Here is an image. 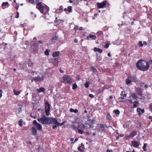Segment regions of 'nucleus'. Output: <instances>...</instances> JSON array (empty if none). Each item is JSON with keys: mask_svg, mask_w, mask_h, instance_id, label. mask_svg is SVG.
<instances>
[{"mask_svg": "<svg viewBox=\"0 0 152 152\" xmlns=\"http://www.w3.org/2000/svg\"><path fill=\"white\" fill-rule=\"evenodd\" d=\"M43 0H26L28 2L34 4H36V8L40 12L44 15H46L49 11V7L42 1Z\"/></svg>", "mask_w": 152, "mask_h": 152, "instance_id": "obj_1", "label": "nucleus"}, {"mask_svg": "<svg viewBox=\"0 0 152 152\" xmlns=\"http://www.w3.org/2000/svg\"><path fill=\"white\" fill-rule=\"evenodd\" d=\"M136 66L138 70L145 71L148 69L149 65L148 62L143 60L141 59L137 62Z\"/></svg>", "mask_w": 152, "mask_h": 152, "instance_id": "obj_2", "label": "nucleus"}, {"mask_svg": "<svg viewBox=\"0 0 152 152\" xmlns=\"http://www.w3.org/2000/svg\"><path fill=\"white\" fill-rule=\"evenodd\" d=\"M61 81L65 84L68 83L71 84L73 82L71 77L67 75H64L61 78Z\"/></svg>", "mask_w": 152, "mask_h": 152, "instance_id": "obj_3", "label": "nucleus"}, {"mask_svg": "<svg viewBox=\"0 0 152 152\" xmlns=\"http://www.w3.org/2000/svg\"><path fill=\"white\" fill-rule=\"evenodd\" d=\"M48 118H47L45 115H43L41 118H38V121L42 124H48Z\"/></svg>", "mask_w": 152, "mask_h": 152, "instance_id": "obj_4", "label": "nucleus"}, {"mask_svg": "<svg viewBox=\"0 0 152 152\" xmlns=\"http://www.w3.org/2000/svg\"><path fill=\"white\" fill-rule=\"evenodd\" d=\"M45 106V110L46 115L48 116L49 115L50 111V104L49 103L48 101H46L44 103Z\"/></svg>", "mask_w": 152, "mask_h": 152, "instance_id": "obj_5", "label": "nucleus"}, {"mask_svg": "<svg viewBox=\"0 0 152 152\" xmlns=\"http://www.w3.org/2000/svg\"><path fill=\"white\" fill-rule=\"evenodd\" d=\"M128 77L133 82L137 84L139 82V79L136 77V75H133L130 74L128 75Z\"/></svg>", "mask_w": 152, "mask_h": 152, "instance_id": "obj_6", "label": "nucleus"}, {"mask_svg": "<svg viewBox=\"0 0 152 152\" xmlns=\"http://www.w3.org/2000/svg\"><path fill=\"white\" fill-rule=\"evenodd\" d=\"M106 3L107 1L104 0L101 3L97 2L96 5L98 9L103 8L106 7Z\"/></svg>", "mask_w": 152, "mask_h": 152, "instance_id": "obj_7", "label": "nucleus"}, {"mask_svg": "<svg viewBox=\"0 0 152 152\" xmlns=\"http://www.w3.org/2000/svg\"><path fill=\"white\" fill-rule=\"evenodd\" d=\"M33 124L37 129L39 131H41L42 130V127L41 125L38 123L36 120H34L33 123Z\"/></svg>", "mask_w": 152, "mask_h": 152, "instance_id": "obj_8", "label": "nucleus"}, {"mask_svg": "<svg viewBox=\"0 0 152 152\" xmlns=\"http://www.w3.org/2000/svg\"><path fill=\"white\" fill-rule=\"evenodd\" d=\"M57 119L53 117L48 118V124H57Z\"/></svg>", "mask_w": 152, "mask_h": 152, "instance_id": "obj_9", "label": "nucleus"}, {"mask_svg": "<svg viewBox=\"0 0 152 152\" xmlns=\"http://www.w3.org/2000/svg\"><path fill=\"white\" fill-rule=\"evenodd\" d=\"M44 80V77L42 76V77H40L39 76H37L36 77L33 78V80L35 82H41L43 80Z\"/></svg>", "mask_w": 152, "mask_h": 152, "instance_id": "obj_10", "label": "nucleus"}, {"mask_svg": "<svg viewBox=\"0 0 152 152\" xmlns=\"http://www.w3.org/2000/svg\"><path fill=\"white\" fill-rule=\"evenodd\" d=\"M96 38V37L95 34L94 35L90 34L86 38V39L87 40H89L90 39L95 40Z\"/></svg>", "mask_w": 152, "mask_h": 152, "instance_id": "obj_11", "label": "nucleus"}, {"mask_svg": "<svg viewBox=\"0 0 152 152\" xmlns=\"http://www.w3.org/2000/svg\"><path fill=\"white\" fill-rule=\"evenodd\" d=\"M137 111L138 113L139 116H141L142 115V114L144 113L145 110L144 109H141L140 107H138L137 109Z\"/></svg>", "mask_w": 152, "mask_h": 152, "instance_id": "obj_12", "label": "nucleus"}, {"mask_svg": "<svg viewBox=\"0 0 152 152\" xmlns=\"http://www.w3.org/2000/svg\"><path fill=\"white\" fill-rule=\"evenodd\" d=\"M31 134L34 136H36L37 135V130L35 127L32 126L31 128Z\"/></svg>", "mask_w": 152, "mask_h": 152, "instance_id": "obj_13", "label": "nucleus"}, {"mask_svg": "<svg viewBox=\"0 0 152 152\" xmlns=\"http://www.w3.org/2000/svg\"><path fill=\"white\" fill-rule=\"evenodd\" d=\"M136 92L138 95L140 96H142V91L141 88L138 87L136 89Z\"/></svg>", "mask_w": 152, "mask_h": 152, "instance_id": "obj_14", "label": "nucleus"}, {"mask_svg": "<svg viewBox=\"0 0 152 152\" xmlns=\"http://www.w3.org/2000/svg\"><path fill=\"white\" fill-rule=\"evenodd\" d=\"M120 95L121 96L119 97L118 99H124V97L126 96V94L125 93V91H123L121 92Z\"/></svg>", "mask_w": 152, "mask_h": 152, "instance_id": "obj_15", "label": "nucleus"}, {"mask_svg": "<svg viewBox=\"0 0 152 152\" xmlns=\"http://www.w3.org/2000/svg\"><path fill=\"white\" fill-rule=\"evenodd\" d=\"M99 125L100 126L99 127L101 129L100 131L105 133L106 132V130L105 129V126H106V125L104 124H99Z\"/></svg>", "mask_w": 152, "mask_h": 152, "instance_id": "obj_16", "label": "nucleus"}, {"mask_svg": "<svg viewBox=\"0 0 152 152\" xmlns=\"http://www.w3.org/2000/svg\"><path fill=\"white\" fill-rule=\"evenodd\" d=\"M137 131H132L129 135V137H133L134 136L137 135Z\"/></svg>", "mask_w": 152, "mask_h": 152, "instance_id": "obj_17", "label": "nucleus"}, {"mask_svg": "<svg viewBox=\"0 0 152 152\" xmlns=\"http://www.w3.org/2000/svg\"><path fill=\"white\" fill-rule=\"evenodd\" d=\"M132 144L133 147L136 148H138L139 145L138 142L136 141H132Z\"/></svg>", "mask_w": 152, "mask_h": 152, "instance_id": "obj_18", "label": "nucleus"}, {"mask_svg": "<svg viewBox=\"0 0 152 152\" xmlns=\"http://www.w3.org/2000/svg\"><path fill=\"white\" fill-rule=\"evenodd\" d=\"M58 36L56 35L52 37L51 38L52 42L53 43H55L56 42V41L58 40Z\"/></svg>", "mask_w": 152, "mask_h": 152, "instance_id": "obj_19", "label": "nucleus"}, {"mask_svg": "<svg viewBox=\"0 0 152 152\" xmlns=\"http://www.w3.org/2000/svg\"><path fill=\"white\" fill-rule=\"evenodd\" d=\"M96 35L98 37L101 38L103 36V32L102 31H99L96 33Z\"/></svg>", "mask_w": 152, "mask_h": 152, "instance_id": "obj_20", "label": "nucleus"}, {"mask_svg": "<svg viewBox=\"0 0 152 152\" xmlns=\"http://www.w3.org/2000/svg\"><path fill=\"white\" fill-rule=\"evenodd\" d=\"M45 91V89L43 87H41L37 89V91L39 93H41L42 92H44Z\"/></svg>", "mask_w": 152, "mask_h": 152, "instance_id": "obj_21", "label": "nucleus"}, {"mask_svg": "<svg viewBox=\"0 0 152 152\" xmlns=\"http://www.w3.org/2000/svg\"><path fill=\"white\" fill-rule=\"evenodd\" d=\"M106 119L107 120L109 121L112 120V118L111 116L110 115L109 113H107V114L106 115Z\"/></svg>", "mask_w": 152, "mask_h": 152, "instance_id": "obj_22", "label": "nucleus"}, {"mask_svg": "<svg viewBox=\"0 0 152 152\" xmlns=\"http://www.w3.org/2000/svg\"><path fill=\"white\" fill-rule=\"evenodd\" d=\"M132 82V80L129 79V78L128 76V77L126 79L125 82L126 84L128 85L130 84Z\"/></svg>", "mask_w": 152, "mask_h": 152, "instance_id": "obj_23", "label": "nucleus"}, {"mask_svg": "<svg viewBox=\"0 0 152 152\" xmlns=\"http://www.w3.org/2000/svg\"><path fill=\"white\" fill-rule=\"evenodd\" d=\"M60 54V52L59 51H56L53 53L52 56L53 57H56L58 56Z\"/></svg>", "mask_w": 152, "mask_h": 152, "instance_id": "obj_24", "label": "nucleus"}, {"mask_svg": "<svg viewBox=\"0 0 152 152\" xmlns=\"http://www.w3.org/2000/svg\"><path fill=\"white\" fill-rule=\"evenodd\" d=\"M94 51L95 52H98L100 53H102L103 51V50L102 49H100L99 48H96V47L94 48Z\"/></svg>", "mask_w": 152, "mask_h": 152, "instance_id": "obj_25", "label": "nucleus"}, {"mask_svg": "<svg viewBox=\"0 0 152 152\" xmlns=\"http://www.w3.org/2000/svg\"><path fill=\"white\" fill-rule=\"evenodd\" d=\"M130 96L132 97L134 99L137 100L138 97L137 96V95L135 93H134L131 94Z\"/></svg>", "mask_w": 152, "mask_h": 152, "instance_id": "obj_26", "label": "nucleus"}, {"mask_svg": "<svg viewBox=\"0 0 152 152\" xmlns=\"http://www.w3.org/2000/svg\"><path fill=\"white\" fill-rule=\"evenodd\" d=\"M69 111L71 112H74L75 113H77L78 112V111L77 109H74L72 108H70L69 110Z\"/></svg>", "mask_w": 152, "mask_h": 152, "instance_id": "obj_27", "label": "nucleus"}, {"mask_svg": "<svg viewBox=\"0 0 152 152\" xmlns=\"http://www.w3.org/2000/svg\"><path fill=\"white\" fill-rule=\"evenodd\" d=\"M12 5L15 8H16L17 10H18L19 6L18 5L17 3H13Z\"/></svg>", "mask_w": 152, "mask_h": 152, "instance_id": "obj_28", "label": "nucleus"}, {"mask_svg": "<svg viewBox=\"0 0 152 152\" xmlns=\"http://www.w3.org/2000/svg\"><path fill=\"white\" fill-rule=\"evenodd\" d=\"M73 2L72 5H77L79 4V2L78 0H73Z\"/></svg>", "mask_w": 152, "mask_h": 152, "instance_id": "obj_29", "label": "nucleus"}, {"mask_svg": "<svg viewBox=\"0 0 152 152\" xmlns=\"http://www.w3.org/2000/svg\"><path fill=\"white\" fill-rule=\"evenodd\" d=\"M10 5L7 2H3L2 4V7H3L4 6H7V7L9 6Z\"/></svg>", "mask_w": 152, "mask_h": 152, "instance_id": "obj_30", "label": "nucleus"}, {"mask_svg": "<svg viewBox=\"0 0 152 152\" xmlns=\"http://www.w3.org/2000/svg\"><path fill=\"white\" fill-rule=\"evenodd\" d=\"M147 144L146 143H144L143 146L142 147L143 150L144 151H146L147 149H146V147L147 146Z\"/></svg>", "mask_w": 152, "mask_h": 152, "instance_id": "obj_31", "label": "nucleus"}, {"mask_svg": "<svg viewBox=\"0 0 152 152\" xmlns=\"http://www.w3.org/2000/svg\"><path fill=\"white\" fill-rule=\"evenodd\" d=\"M113 113L116 114V116H118L120 112L118 110H114Z\"/></svg>", "mask_w": 152, "mask_h": 152, "instance_id": "obj_32", "label": "nucleus"}, {"mask_svg": "<svg viewBox=\"0 0 152 152\" xmlns=\"http://www.w3.org/2000/svg\"><path fill=\"white\" fill-rule=\"evenodd\" d=\"M90 84V82L87 81L84 84L85 87L86 88H88L89 86V85Z\"/></svg>", "mask_w": 152, "mask_h": 152, "instance_id": "obj_33", "label": "nucleus"}, {"mask_svg": "<svg viewBox=\"0 0 152 152\" xmlns=\"http://www.w3.org/2000/svg\"><path fill=\"white\" fill-rule=\"evenodd\" d=\"M68 11L69 12H72V7L71 6H69L67 7Z\"/></svg>", "mask_w": 152, "mask_h": 152, "instance_id": "obj_34", "label": "nucleus"}, {"mask_svg": "<svg viewBox=\"0 0 152 152\" xmlns=\"http://www.w3.org/2000/svg\"><path fill=\"white\" fill-rule=\"evenodd\" d=\"M50 50L49 49H47L45 52V54L46 56H48L49 54V53L50 52Z\"/></svg>", "mask_w": 152, "mask_h": 152, "instance_id": "obj_35", "label": "nucleus"}, {"mask_svg": "<svg viewBox=\"0 0 152 152\" xmlns=\"http://www.w3.org/2000/svg\"><path fill=\"white\" fill-rule=\"evenodd\" d=\"M77 87V86L76 83H74L73 84L72 88L73 90L76 89Z\"/></svg>", "mask_w": 152, "mask_h": 152, "instance_id": "obj_36", "label": "nucleus"}, {"mask_svg": "<svg viewBox=\"0 0 152 152\" xmlns=\"http://www.w3.org/2000/svg\"><path fill=\"white\" fill-rule=\"evenodd\" d=\"M13 92H14V95H15L17 96V95H18V94H19V91H17L16 90L14 89Z\"/></svg>", "mask_w": 152, "mask_h": 152, "instance_id": "obj_37", "label": "nucleus"}, {"mask_svg": "<svg viewBox=\"0 0 152 152\" xmlns=\"http://www.w3.org/2000/svg\"><path fill=\"white\" fill-rule=\"evenodd\" d=\"M137 83V84H138L140 87H142L145 84L144 83H143L142 81H140L139 80V82Z\"/></svg>", "mask_w": 152, "mask_h": 152, "instance_id": "obj_38", "label": "nucleus"}, {"mask_svg": "<svg viewBox=\"0 0 152 152\" xmlns=\"http://www.w3.org/2000/svg\"><path fill=\"white\" fill-rule=\"evenodd\" d=\"M102 59V58L100 56L97 55L96 57V60L97 61H101Z\"/></svg>", "mask_w": 152, "mask_h": 152, "instance_id": "obj_39", "label": "nucleus"}, {"mask_svg": "<svg viewBox=\"0 0 152 152\" xmlns=\"http://www.w3.org/2000/svg\"><path fill=\"white\" fill-rule=\"evenodd\" d=\"M77 150L80 152H83L84 151V148H82V147H81H81H78Z\"/></svg>", "mask_w": 152, "mask_h": 152, "instance_id": "obj_40", "label": "nucleus"}, {"mask_svg": "<svg viewBox=\"0 0 152 152\" xmlns=\"http://www.w3.org/2000/svg\"><path fill=\"white\" fill-rule=\"evenodd\" d=\"M91 69L92 71L94 72H96L97 71V69L93 66L91 67Z\"/></svg>", "mask_w": 152, "mask_h": 152, "instance_id": "obj_41", "label": "nucleus"}, {"mask_svg": "<svg viewBox=\"0 0 152 152\" xmlns=\"http://www.w3.org/2000/svg\"><path fill=\"white\" fill-rule=\"evenodd\" d=\"M64 123H65L64 122H63L61 123H59L57 121V124L58 125V126H62L64 124Z\"/></svg>", "mask_w": 152, "mask_h": 152, "instance_id": "obj_42", "label": "nucleus"}, {"mask_svg": "<svg viewBox=\"0 0 152 152\" xmlns=\"http://www.w3.org/2000/svg\"><path fill=\"white\" fill-rule=\"evenodd\" d=\"M138 44L140 45V47H142L143 46V44L141 41H139Z\"/></svg>", "mask_w": 152, "mask_h": 152, "instance_id": "obj_43", "label": "nucleus"}, {"mask_svg": "<svg viewBox=\"0 0 152 152\" xmlns=\"http://www.w3.org/2000/svg\"><path fill=\"white\" fill-rule=\"evenodd\" d=\"M78 132L79 133H80L81 134H82L83 133V130L81 129H79L78 130Z\"/></svg>", "mask_w": 152, "mask_h": 152, "instance_id": "obj_44", "label": "nucleus"}, {"mask_svg": "<svg viewBox=\"0 0 152 152\" xmlns=\"http://www.w3.org/2000/svg\"><path fill=\"white\" fill-rule=\"evenodd\" d=\"M94 121L93 120H92L91 121V123L89 124V125L90 126V127L91 128V126L92 124H94Z\"/></svg>", "mask_w": 152, "mask_h": 152, "instance_id": "obj_45", "label": "nucleus"}, {"mask_svg": "<svg viewBox=\"0 0 152 152\" xmlns=\"http://www.w3.org/2000/svg\"><path fill=\"white\" fill-rule=\"evenodd\" d=\"M109 45L110 44H109V43H107L104 45V47L105 48H108Z\"/></svg>", "mask_w": 152, "mask_h": 152, "instance_id": "obj_46", "label": "nucleus"}, {"mask_svg": "<svg viewBox=\"0 0 152 152\" xmlns=\"http://www.w3.org/2000/svg\"><path fill=\"white\" fill-rule=\"evenodd\" d=\"M28 66L31 67V69L33 68V63L28 64Z\"/></svg>", "mask_w": 152, "mask_h": 152, "instance_id": "obj_47", "label": "nucleus"}, {"mask_svg": "<svg viewBox=\"0 0 152 152\" xmlns=\"http://www.w3.org/2000/svg\"><path fill=\"white\" fill-rule=\"evenodd\" d=\"M23 120L22 119L20 120V126H22Z\"/></svg>", "mask_w": 152, "mask_h": 152, "instance_id": "obj_48", "label": "nucleus"}, {"mask_svg": "<svg viewBox=\"0 0 152 152\" xmlns=\"http://www.w3.org/2000/svg\"><path fill=\"white\" fill-rule=\"evenodd\" d=\"M149 110L152 113V104H151L149 105Z\"/></svg>", "mask_w": 152, "mask_h": 152, "instance_id": "obj_49", "label": "nucleus"}, {"mask_svg": "<svg viewBox=\"0 0 152 152\" xmlns=\"http://www.w3.org/2000/svg\"><path fill=\"white\" fill-rule=\"evenodd\" d=\"M78 26H75V27L74 28V29L75 31H76L78 30Z\"/></svg>", "mask_w": 152, "mask_h": 152, "instance_id": "obj_50", "label": "nucleus"}, {"mask_svg": "<svg viewBox=\"0 0 152 152\" xmlns=\"http://www.w3.org/2000/svg\"><path fill=\"white\" fill-rule=\"evenodd\" d=\"M63 10V7L62 6H61L59 7L58 10L60 11H62Z\"/></svg>", "mask_w": 152, "mask_h": 152, "instance_id": "obj_51", "label": "nucleus"}, {"mask_svg": "<svg viewBox=\"0 0 152 152\" xmlns=\"http://www.w3.org/2000/svg\"><path fill=\"white\" fill-rule=\"evenodd\" d=\"M55 125L53 126V128L54 129H55L57 126H58V125L57 124H55Z\"/></svg>", "mask_w": 152, "mask_h": 152, "instance_id": "obj_52", "label": "nucleus"}, {"mask_svg": "<svg viewBox=\"0 0 152 152\" xmlns=\"http://www.w3.org/2000/svg\"><path fill=\"white\" fill-rule=\"evenodd\" d=\"M137 105H137V104H133V106L132 107V108H136V107H137Z\"/></svg>", "mask_w": 152, "mask_h": 152, "instance_id": "obj_53", "label": "nucleus"}, {"mask_svg": "<svg viewBox=\"0 0 152 152\" xmlns=\"http://www.w3.org/2000/svg\"><path fill=\"white\" fill-rule=\"evenodd\" d=\"M89 96L91 98H93L94 97V96L92 94H89Z\"/></svg>", "mask_w": 152, "mask_h": 152, "instance_id": "obj_54", "label": "nucleus"}, {"mask_svg": "<svg viewBox=\"0 0 152 152\" xmlns=\"http://www.w3.org/2000/svg\"><path fill=\"white\" fill-rule=\"evenodd\" d=\"M19 12H17V15H16L15 16V17L16 18H18L19 17Z\"/></svg>", "mask_w": 152, "mask_h": 152, "instance_id": "obj_55", "label": "nucleus"}, {"mask_svg": "<svg viewBox=\"0 0 152 152\" xmlns=\"http://www.w3.org/2000/svg\"><path fill=\"white\" fill-rule=\"evenodd\" d=\"M74 42L75 43H77L78 42V40L77 39L75 38L74 39Z\"/></svg>", "mask_w": 152, "mask_h": 152, "instance_id": "obj_56", "label": "nucleus"}, {"mask_svg": "<svg viewBox=\"0 0 152 152\" xmlns=\"http://www.w3.org/2000/svg\"><path fill=\"white\" fill-rule=\"evenodd\" d=\"M148 64H152V60H150L148 62Z\"/></svg>", "mask_w": 152, "mask_h": 152, "instance_id": "obj_57", "label": "nucleus"}, {"mask_svg": "<svg viewBox=\"0 0 152 152\" xmlns=\"http://www.w3.org/2000/svg\"><path fill=\"white\" fill-rule=\"evenodd\" d=\"M133 103H136L137 104V105H138L139 104V102L137 101H134Z\"/></svg>", "mask_w": 152, "mask_h": 152, "instance_id": "obj_58", "label": "nucleus"}, {"mask_svg": "<svg viewBox=\"0 0 152 152\" xmlns=\"http://www.w3.org/2000/svg\"><path fill=\"white\" fill-rule=\"evenodd\" d=\"M79 30L80 31L83 30V27H80L79 28Z\"/></svg>", "mask_w": 152, "mask_h": 152, "instance_id": "obj_59", "label": "nucleus"}, {"mask_svg": "<svg viewBox=\"0 0 152 152\" xmlns=\"http://www.w3.org/2000/svg\"><path fill=\"white\" fill-rule=\"evenodd\" d=\"M143 45L144 44L145 45H148L146 41H145L143 42Z\"/></svg>", "mask_w": 152, "mask_h": 152, "instance_id": "obj_60", "label": "nucleus"}, {"mask_svg": "<svg viewBox=\"0 0 152 152\" xmlns=\"http://www.w3.org/2000/svg\"><path fill=\"white\" fill-rule=\"evenodd\" d=\"M20 26L22 27L23 28H24L23 30L25 29L24 26H25V25H24L23 24H21Z\"/></svg>", "mask_w": 152, "mask_h": 152, "instance_id": "obj_61", "label": "nucleus"}, {"mask_svg": "<svg viewBox=\"0 0 152 152\" xmlns=\"http://www.w3.org/2000/svg\"><path fill=\"white\" fill-rule=\"evenodd\" d=\"M82 126L83 129H87L86 126L84 125H83V126Z\"/></svg>", "mask_w": 152, "mask_h": 152, "instance_id": "obj_62", "label": "nucleus"}, {"mask_svg": "<svg viewBox=\"0 0 152 152\" xmlns=\"http://www.w3.org/2000/svg\"><path fill=\"white\" fill-rule=\"evenodd\" d=\"M106 152H113V151L111 149H110V150L108 149L107 151Z\"/></svg>", "mask_w": 152, "mask_h": 152, "instance_id": "obj_63", "label": "nucleus"}, {"mask_svg": "<svg viewBox=\"0 0 152 152\" xmlns=\"http://www.w3.org/2000/svg\"><path fill=\"white\" fill-rule=\"evenodd\" d=\"M7 43H5L4 42H3L2 45H3V46H6L7 45Z\"/></svg>", "mask_w": 152, "mask_h": 152, "instance_id": "obj_64", "label": "nucleus"}]
</instances>
